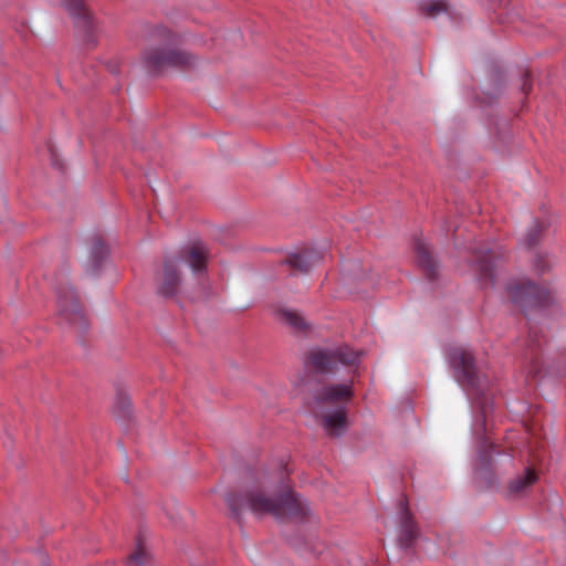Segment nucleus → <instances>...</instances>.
I'll return each instance as SVG.
<instances>
[{"instance_id": "4468645a", "label": "nucleus", "mask_w": 566, "mask_h": 566, "mask_svg": "<svg viewBox=\"0 0 566 566\" xmlns=\"http://www.w3.org/2000/svg\"><path fill=\"white\" fill-rule=\"evenodd\" d=\"M277 317L281 322L287 324L295 332H304L308 328L305 318L297 312L290 308H280Z\"/></svg>"}, {"instance_id": "4be33fe9", "label": "nucleus", "mask_w": 566, "mask_h": 566, "mask_svg": "<svg viewBox=\"0 0 566 566\" xmlns=\"http://www.w3.org/2000/svg\"><path fill=\"white\" fill-rule=\"evenodd\" d=\"M129 401L126 398H119L118 400V407L123 409V412L126 413L129 410Z\"/></svg>"}, {"instance_id": "a211bd4d", "label": "nucleus", "mask_w": 566, "mask_h": 566, "mask_svg": "<svg viewBox=\"0 0 566 566\" xmlns=\"http://www.w3.org/2000/svg\"><path fill=\"white\" fill-rule=\"evenodd\" d=\"M421 11L428 18H436L440 13L448 12V4L441 0L430 1L421 6Z\"/></svg>"}, {"instance_id": "423d86ee", "label": "nucleus", "mask_w": 566, "mask_h": 566, "mask_svg": "<svg viewBox=\"0 0 566 566\" xmlns=\"http://www.w3.org/2000/svg\"><path fill=\"white\" fill-rule=\"evenodd\" d=\"M143 61L149 72L159 73L166 67H191L197 59L189 52L176 48L154 46L144 51Z\"/></svg>"}, {"instance_id": "b1692460", "label": "nucleus", "mask_w": 566, "mask_h": 566, "mask_svg": "<svg viewBox=\"0 0 566 566\" xmlns=\"http://www.w3.org/2000/svg\"><path fill=\"white\" fill-rule=\"evenodd\" d=\"M161 32H163V35H165L166 33H168L170 35V33L166 29H161Z\"/></svg>"}, {"instance_id": "f3484780", "label": "nucleus", "mask_w": 566, "mask_h": 566, "mask_svg": "<svg viewBox=\"0 0 566 566\" xmlns=\"http://www.w3.org/2000/svg\"><path fill=\"white\" fill-rule=\"evenodd\" d=\"M150 556L140 541L137 542L135 551L129 555L127 563L135 566H146Z\"/></svg>"}, {"instance_id": "ddd939ff", "label": "nucleus", "mask_w": 566, "mask_h": 566, "mask_svg": "<svg viewBox=\"0 0 566 566\" xmlns=\"http://www.w3.org/2000/svg\"><path fill=\"white\" fill-rule=\"evenodd\" d=\"M537 479L538 475L535 470L527 468L523 475H520L509 482L506 486V496L517 497L524 495Z\"/></svg>"}, {"instance_id": "0eeeda50", "label": "nucleus", "mask_w": 566, "mask_h": 566, "mask_svg": "<svg viewBox=\"0 0 566 566\" xmlns=\"http://www.w3.org/2000/svg\"><path fill=\"white\" fill-rule=\"evenodd\" d=\"M507 293L512 303L524 311L546 306L553 301L552 292L547 286H539L528 280L511 283Z\"/></svg>"}, {"instance_id": "6ab92c4d", "label": "nucleus", "mask_w": 566, "mask_h": 566, "mask_svg": "<svg viewBox=\"0 0 566 566\" xmlns=\"http://www.w3.org/2000/svg\"><path fill=\"white\" fill-rule=\"evenodd\" d=\"M492 453L500 454L502 451L499 449V447H495L493 443H489L488 440H484L479 451V460L481 467L486 468L491 464Z\"/></svg>"}, {"instance_id": "412c9836", "label": "nucleus", "mask_w": 566, "mask_h": 566, "mask_svg": "<svg viewBox=\"0 0 566 566\" xmlns=\"http://www.w3.org/2000/svg\"><path fill=\"white\" fill-rule=\"evenodd\" d=\"M537 240H538V230L537 229L531 230V232L527 235V244L534 245L537 242Z\"/></svg>"}, {"instance_id": "39448f33", "label": "nucleus", "mask_w": 566, "mask_h": 566, "mask_svg": "<svg viewBox=\"0 0 566 566\" xmlns=\"http://www.w3.org/2000/svg\"><path fill=\"white\" fill-rule=\"evenodd\" d=\"M361 353L347 345L331 348H314L310 352L307 363L319 374H335L339 366L357 368Z\"/></svg>"}, {"instance_id": "6e6552de", "label": "nucleus", "mask_w": 566, "mask_h": 566, "mask_svg": "<svg viewBox=\"0 0 566 566\" xmlns=\"http://www.w3.org/2000/svg\"><path fill=\"white\" fill-rule=\"evenodd\" d=\"M59 314L76 328L83 331L87 323L84 312L78 304L76 294L71 287L57 291Z\"/></svg>"}, {"instance_id": "7ed1b4c3", "label": "nucleus", "mask_w": 566, "mask_h": 566, "mask_svg": "<svg viewBox=\"0 0 566 566\" xmlns=\"http://www.w3.org/2000/svg\"><path fill=\"white\" fill-rule=\"evenodd\" d=\"M208 256L207 247L201 241H197L181 251L180 260H165L163 273L158 281V292L164 296L176 295L181 282L179 263L184 262L189 265L192 272L201 273L206 270Z\"/></svg>"}, {"instance_id": "f257e3e1", "label": "nucleus", "mask_w": 566, "mask_h": 566, "mask_svg": "<svg viewBox=\"0 0 566 566\" xmlns=\"http://www.w3.org/2000/svg\"><path fill=\"white\" fill-rule=\"evenodd\" d=\"M287 475L286 468L281 465L275 481L283 484ZM226 502L232 514L240 516L243 509H249L258 515L270 514L277 520L304 518L308 514V506L296 493L287 486L282 485L276 496H270L264 486H255L245 492L244 495L230 493Z\"/></svg>"}, {"instance_id": "20e7f679", "label": "nucleus", "mask_w": 566, "mask_h": 566, "mask_svg": "<svg viewBox=\"0 0 566 566\" xmlns=\"http://www.w3.org/2000/svg\"><path fill=\"white\" fill-rule=\"evenodd\" d=\"M449 358L454 369L458 382L474 398L481 408L485 421L489 411V405L486 399H484L488 380L478 374L474 365V358L465 348H452L450 350Z\"/></svg>"}, {"instance_id": "5701e85b", "label": "nucleus", "mask_w": 566, "mask_h": 566, "mask_svg": "<svg viewBox=\"0 0 566 566\" xmlns=\"http://www.w3.org/2000/svg\"><path fill=\"white\" fill-rule=\"evenodd\" d=\"M522 90H523V92L525 94H527L531 91V83H530V80H528V74H525Z\"/></svg>"}, {"instance_id": "2eb2a0df", "label": "nucleus", "mask_w": 566, "mask_h": 566, "mask_svg": "<svg viewBox=\"0 0 566 566\" xmlns=\"http://www.w3.org/2000/svg\"><path fill=\"white\" fill-rule=\"evenodd\" d=\"M530 337H532L530 335ZM539 348L541 344L536 339L531 338L527 349L525 352V359L528 361V375L537 377L541 373V360H539Z\"/></svg>"}, {"instance_id": "aec40b11", "label": "nucleus", "mask_w": 566, "mask_h": 566, "mask_svg": "<svg viewBox=\"0 0 566 566\" xmlns=\"http://www.w3.org/2000/svg\"><path fill=\"white\" fill-rule=\"evenodd\" d=\"M536 272L545 273L551 268V262L544 255H536L534 261Z\"/></svg>"}, {"instance_id": "9d476101", "label": "nucleus", "mask_w": 566, "mask_h": 566, "mask_svg": "<svg viewBox=\"0 0 566 566\" xmlns=\"http://www.w3.org/2000/svg\"><path fill=\"white\" fill-rule=\"evenodd\" d=\"M323 259L324 254L321 250L310 248L296 253H291L286 258L285 263L297 272L306 273L313 266L317 265Z\"/></svg>"}, {"instance_id": "9b49d317", "label": "nucleus", "mask_w": 566, "mask_h": 566, "mask_svg": "<svg viewBox=\"0 0 566 566\" xmlns=\"http://www.w3.org/2000/svg\"><path fill=\"white\" fill-rule=\"evenodd\" d=\"M400 506H401V523H400L399 544L405 548H410L413 546V544L418 537V528L412 520L411 513H410L405 500L400 501Z\"/></svg>"}, {"instance_id": "dca6fc26", "label": "nucleus", "mask_w": 566, "mask_h": 566, "mask_svg": "<svg viewBox=\"0 0 566 566\" xmlns=\"http://www.w3.org/2000/svg\"><path fill=\"white\" fill-rule=\"evenodd\" d=\"M64 6L70 14L83 21L85 27L91 25L90 12L86 9L83 0H65Z\"/></svg>"}, {"instance_id": "f03ea898", "label": "nucleus", "mask_w": 566, "mask_h": 566, "mask_svg": "<svg viewBox=\"0 0 566 566\" xmlns=\"http://www.w3.org/2000/svg\"><path fill=\"white\" fill-rule=\"evenodd\" d=\"M353 395L350 384L325 385L313 391L310 410L328 436L339 437L347 429L346 405Z\"/></svg>"}, {"instance_id": "f8f14e48", "label": "nucleus", "mask_w": 566, "mask_h": 566, "mask_svg": "<svg viewBox=\"0 0 566 566\" xmlns=\"http://www.w3.org/2000/svg\"><path fill=\"white\" fill-rule=\"evenodd\" d=\"M415 252L418 265L421 268L424 275L429 280H434L438 274L439 264L432 256L427 243L421 239H417L415 241Z\"/></svg>"}, {"instance_id": "1a4fd4ad", "label": "nucleus", "mask_w": 566, "mask_h": 566, "mask_svg": "<svg viewBox=\"0 0 566 566\" xmlns=\"http://www.w3.org/2000/svg\"><path fill=\"white\" fill-rule=\"evenodd\" d=\"M501 255L500 251H493L490 248L474 249L472 268L480 280L493 279L494 260Z\"/></svg>"}]
</instances>
